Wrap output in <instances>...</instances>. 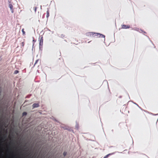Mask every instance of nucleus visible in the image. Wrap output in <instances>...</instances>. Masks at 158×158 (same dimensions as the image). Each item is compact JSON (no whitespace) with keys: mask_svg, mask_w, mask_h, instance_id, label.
Returning <instances> with one entry per match:
<instances>
[{"mask_svg":"<svg viewBox=\"0 0 158 158\" xmlns=\"http://www.w3.org/2000/svg\"><path fill=\"white\" fill-rule=\"evenodd\" d=\"M93 34L94 32H87L86 33V36L89 37H93Z\"/></svg>","mask_w":158,"mask_h":158,"instance_id":"nucleus-1","label":"nucleus"},{"mask_svg":"<svg viewBox=\"0 0 158 158\" xmlns=\"http://www.w3.org/2000/svg\"><path fill=\"white\" fill-rule=\"evenodd\" d=\"M39 45L40 46H42L43 44V36H41L40 39Z\"/></svg>","mask_w":158,"mask_h":158,"instance_id":"nucleus-2","label":"nucleus"},{"mask_svg":"<svg viewBox=\"0 0 158 158\" xmlns=\"http://www.w3.org/2000/svg\"><path fill=\"white\" fill-rule=\"evenodd\" d=\"M130 27V26L129 25H122V28L127 29Z\"/></svg>","mask_w":158,"mask_h":158,"instance_id":"nucleus-3","label":"nucleus"},{"mask_svg":"<svg viewBox=\"0 0 158 158\" xmlns=\"http://www.w3.org/2000/svg\"><path fill=\"white\" fill-rule=\"evenodd\" d=\"M63 62V60L62 58H59L58 60H57V64H62Z\"/></svg>","mask_w":158,"mask_h":158,"instance_id":"nucleus-4","label":"nucleus"},{"mask_svg":"<svg viewBox=\"0 0 158 158\" xmlns=\"http://www.w3.org/2000/svg\"><path fill=\"white\" fill-rule=\"evenodd\" d=\"M39 103H34L32 105V107L33 108L39 107Z\"/></svg>","mask_w":158,"mask_h":158,"instance_id":"nucleus-5","label":"nucleus"},{"mask_svg":"<svg viewBox=\"0 0 158 158\" xmlns=\"http://www.w3.org/2000/svg\"><path fill=\"white\" fill-rule=\"evenodd\" d=\"M93 35H93V37H95V38H98V37H99V33H95L94 32Z\"/></svg>","mask_w":158,"mask_h":158,"instance_id":"nucleus-6","label":"nucleus"},{"mask_svg":"<svg viewBox=\"0 0 158 158\" xmlns=\"http://www.w3.org/2000/svg\"><path fill=\"white\" fill-rule=\"evenodd\" d=\"M9 7L10 8V10L12 13H13L14 10L13 9V6L12 4H10L9 5Z\"/></svg>","mask_w":158,"mask_h":158,"instance_id":"nucleus-7","label":"nucleus"},{"mask_svg":"<svg viewBox=\"0 0 158 158\" xmlns=\"http://www.w3.org/2000/svg\"><path fill=\"white\" fill-rule=\"evenodd\" d=\"M40 61H41L39 59L37 60H36V61H35V64H34V66L36 65L38 62H39V64H40Z\"/></svg>","mask_w":158,"mask_h":158,"instance_id":"nucleus-8","label":"nucleus"},{"mask_svg":"<svg viewBox=\"0 0 158 158\" xmlns=\"http://www.w3.org/2000/svg\"><path fill=\"white\" fill-rule=\"evenodd\" d=\"M20 45H21V48H23L24 47V45H25L24 42L23 41V42H22V43H21L20 44Z\"/></svg>","mask_w":158,"mask_h":158,"instance_id":"nucleus-9","label":"nucleus"},{"mask_svg":"<svg viewBox=\"0 0 158 158\" xmlns=\"http://www.w3.org/2000/svg\"><path fill=\"white\" fill-rule=\"evenodd\" d=\"M49 16V13L48 10L47 11V16L46 17L48 18Z\"/></svg>","mask_w":158,"mask_h":158,"instance_id":"nucleus-10","label":"nucleus"},{"mask_svg":"<svg viewBox=\"0 0 158 158\" xmlns=\"http://www.w3.org/2000/svg\"><path fill=\"white\" fill-rule=\"evenodd\" d=\"M99 37L105 38V36L103 35H102V34H99Z\"/></svg>","mask_w":158,"mask_h":158,"instance_id":"nucleus-11","label":"nucleus"},{"mask_svg":"<svg viewBox=\"0 0 158 158\" xmlns=\"http://www.w3.org/2000/svg\"><path fill=\"white\" fill-rule=\"evenodd\" d=\"M111 154H109L107 155H106L103 158H107L108 156H109V155H110Z\"/></svg>","mask_w":158,"mask_h":158,"instance_id":"nucleus-12","label":"nucleus"},{"mask_svg":"<svg viewBox=\"0 0 158 158\" xmlns=\"http://www.w3.org/2000/svg\"><path fill=\"white\" fill-rule=\"evenodd\" d=\"M19 73V71L17 70H16L14 71V74H16Z\"/></svg>","mask_w":158,"mask_h":158,"instance_id":"nucleus-13","label":"nucleus"},{"mask_svg":"<svg viewBox=\"0 0 158 158\" xmlns=\"http://www.w3.org/2000/svg\"><path fill=\"white\" fill-rule=\"evenodd\" d=\"M27 114V113L26 112H24L23 113L22 115L23 116L26 115Z\"/></svg>","mask_w":158,"mask_h":158,"instance_id":"nucleus-14","label":"nucleus"},{"mask_svg":"<svg viewBox=\"0 0 158 158\" xmlns=\"http://www.w3.org/2000/svg\"><path fill=\"white\" fill-rule=\"evenodd\" d=\"M22 31L23 34L25 35V31H24V30L23 29H22Z\"/></svg>","mask_w":158,"mask_h":158,"instance_id":"nucleus-15","label":"nucleus"},{"mask_svg":"<svg viewBox=\"0 0 158 158\" xmlns=\"http://www.w3.org/2000/svg\"><path fill=\"white\" fill-rule=\"evenodd\" d=\"M63 155L64 156H65L66 154H67V152H64V153H63Z\"/></svg>","mask_w":158,"mask_h":158,"instance_id":"nucleus-16","label":"nucleus"},{"mask_svg":"<svg viewBox=\"0 0 158 158\" xmlns=\"http://www.w3.org/2000/svg\"><path fill=\"white\" fill-rule=\"evenodd\" d=\"M37 9V7H34V9L35 12H36V11Z\"/></svg>","mask_w":158,"mask_h":158,"instance_id":"nucleus-17","label":"nucleus"},{"mask_svg":"<svg viewBox=\"0 0 158 158\" xmlns=\"http://www.w3.org/2000/svg\"><path fill=\"white\" fill-rule=\"evenodd\" d=\"M33 41L34 42H35L36 41V40H35L34 39V38H33Z\"/></svg>","mask_w":158,"mask_h":158,"instance_id":"nucleus-18","label":"nucleus"}]
</instances>
